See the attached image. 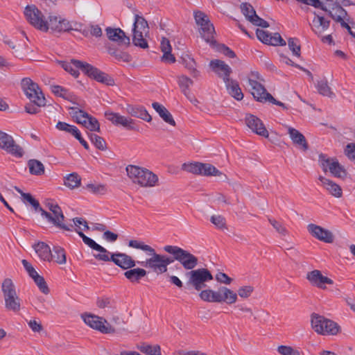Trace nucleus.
Instances as JSON below:
<instances>
[{
    "instance_id": "obj_42",
    "label": "nucleus",
    "mask_w": 355,
    "mask_h": 355,
    "mask_svg": "<svg viewBox=\"0 0 355 355\" xmlns=\"http://www.w3.org/2000/svg\"><path fill=\"white\" fill-rule=\"evenodd\" d=\"M51 261H55L60 265L66 263V252L62 248L60 245H51Z\"/></svg>"
},
{
    "instance_id": "obj_40",
    "label": "nucleus",
    "mask_w": 355,
    "mask_h": 355,
    "mask_svg": "<svg viewBox=\"0 0 355 355\" xmlns=\"http://www.w3.org/2000/svg\"><path fill=\"white\" fill-rule=\"evenodd\" d=\"M154 110L159 114V116L167 123L175 126V122L168 110L159 103L155 102L152 104Z\"/></svg>"
},
{
    "instance_id": "obj_16",
    "label": "nucleus",
    "mask_w": 355,
    "mask_h": 355,
    "mask_svg": "<svg viewBox=\"0 0 355 355\" xmlns=\"http://www.w3.org/2000/svg\"><path fill=\"white\" fill-rule=\"evenodd\" d=\"M46 28L43 32L49 30L54 32L69 31L73 29L71 24L66 19L55 13H49L45 21Z\"/></svg>"
},
{
    "instance_id": "obj_58",
    "label": "nucleus",
    "mask_w": 355,
    "mask_h": 355,
    "mask_svg": "<svg viewBox=\"0 0 355 355\" xmlns=\"http://www.w3.org/2000/svg\"><path fill=\"white\" fill-rule=\"evenodd\" d=\"M87 189L94 194H105L107 192V187L104 184H89L87 185Z\"/></svg>"
},
{
    "instance_id": "obj_7",
    "label": "nucleus",
    "mask_w": 355,
    "mask_h": 355,
    "mask_svg": "<svg viewBox=\"0 0 355 355\" xmlns=\"http://www.w3.org/2000/svg\"><path fill=\"white\" fill-rule=\"evenodd\" d=\"M46 207L50 212L44 210L42 208H40V211L42 216L46 218L49 223L59 229L67 231H71L72 230V225L67 226L63 223L64 216L60 207L58 204L53 202H47L46 203Z\"/></svg>"
},
{
    "instance_id": "obj_9",
    "label": "nucleus",
    "mask_w": 355,
    "mask_h": 355,
    "mask_svg": "<svg viewBox=\"0 0 355 355\" xmlns=\"http://www.w3.org/2000/svg\"><path fill=\"white\" fill-rule=\"evenodd\" d=\"M148 29L146 20L142 16L135 14L132 29V42L135 46L142 49L148 48L146 37L148 33Z\"/></svg>"
},
{
    "instance_id": "obj_22",
    "label": "nucleus",
    "mask_w": 355,
    "mask_h": 355,
    "mask_svg": "<svg viewBox=\"0 0 355 355\" xmlns=\"http://www.w3.org/2000/svg\"><path fill=\"white\" fill-rule=\"evenodd\" d=\"M313 15L314 17L311 24V28L318 36H322V35L329 28L330 20L328 17L315 11L313 12Z\"/></svg>"
},
{
    "instance_id": "obj_19",
    "label": "nucleus",
    "mask_w": 355,
    "mask_h": 355,
    "mask_svg": "<svg viewBox=\"0 0 355 355\" xmlns=\"http://www.w3.org/2000/svg\"><path fill=\"white\" fill-rule=\"evenodd\" d=\"M81 318L84 322L93 329L99 331L103 334L112 333L114 331L112 329L110 326H107V320L101 318L98 315L84 313L81 315Z\"/></svg>"
},
{
    "instance_id": "obj_57",
    "label": "nucleus",
    "mask_w": 355,
    "mask_h": 355,
    "mask_svg": "<svg viewBox=\"0 0 355 355\" xmlns=\"http://www.w3.org/2000/svg\"><path fill=\"white\" fill-rule=\"evenodd\" d=\"M288 45L293 54L297 57L300 55V45L299 41L296 38H289Z\"/></svg>"
},
{
    "instance_id": "obj_46",
    "label": "nucleus",
    "mask_w": 355,
    "mask_h": 355,
    "mask_svg": "<svg viewBox=\"0 0 355 355\" xmlns=\"http://www.w3.org/2000/svg\"><path fill=\"white\" fill-rule=\"evenodd\" d=\"M137 349L146 355H161V349L159 345L142 344L138 345Z\"/></svg>"
},
{
    "instance_id": "obj_52",
    "label": "nucleus",
    "mask_w": 355,
    "mask_h": 355,
    "mask_svg": "<svg viewBox=\"0 0 355 355\" xmlns=\"http://www.w3.org/2000/svg\"><path fill=\"white\" fill-rule=\"evenodd\" d=\"M277 352L280 355H301L298 349L290 345H279L277 348Z\"/></svg>"
},
{
    "instance_id": "obj_41",
    "label": "nucleus",
    "mask_w": 355,
    "mask_h": 355,
    "mask_svg": "<svg viewBox=\"0 0 355 355\" xmlns=\"http://www.w3.org/2000/svg\"><path fill=\"white\" fill-rule=\"evenodd\" d=\"M91 247L92 255L98 261H111L112 254L109 252L102 245H89Z\"/></svg>"
},
{
    "instance_id": "obj_32",
    "label": "nucleus",
    "mask_w": 355,
    "mask_h": 355,
    "mask_svg": "<svg viewBox=\"0 0 355 355\" xmlns=\"http://www.w3.org/2000/svg\"><path fill=\"white\" fill-rule=\"evenodd\" d=\"M288 134L293 144L300 149L306 151L309 148V145L305 137L297 130L294 128L287 126Z\"/></svg>"
},
{
    "instance_id": "obj_6",
    "label": "nucleus",
    "mask_w": 355,
    "mask_h": 355,
    "mask_svg": "<svg viewBox=\"0 0 355 355\" xmlns=\"http://www.w3.org/2000/svg\"><path fill=\"white\" fill-rule=\"evenodd\" d=\"M311 325L315 332L322 336H335L340 331L336 322L317 313L311 315Z\"/></svg>"
},
{
    "instance_id": "obj_49",
    "label": "nucleus",
    "mask_w": 355,
    "mask_h": 355,
    "mask_svg": "<svg viewBox=\"0 0 355 355\" xmlns=\"http://www.w3.org/2000/svg\"><path fill=\"white\" fill-rule=\"evenodd\" d=\"M51 89V92L58 96L69 101H72L74 98V96L71 92L60 85H52Z\"/></svg>"
},
{
    "instance_id": "obj_4",
    "label": "nucleus",
    "mask_w": 355,
    "mask_h": 355,
    "mask_svg": "<svg viewBox=\"0 0 355 355\" xmlns=\"http://www.w3.org/2000/svg\"><path fill=\"white\" fill-rule=\"evenodd\" d=\"M263 81L261 76L257 71H252L248 76L247 87L254 98L261 103L268 101L272 104L282 107L284 110H287L288 107L283 103L277 101L273 96L267 92L266 89L261 84Z\"/></svg>"
},
{
    "instance_id": "obj_33",
    "label": "nucleus",
    "mask_w": 355,
    "mask_h": 355,
    "mask_svg": "<svg viewBox=\"0 0 355 355\" xmlns=\"http://www.w3.org/2000/svg\"><path fill=\"white\" fill-rule=\"evenodd\" d=\"M105 31L109 40L117 42L119 44L128 45L130 44V37L126 36L125 32L121 28L108 27Z\"/></svg>"
},
{
    "instance_id": "obj_18",
    "label": "nucleus",
    "mask_w": 355,
    "mask_h": 355,
    "mask_svg": "<svg viewBox=\"0 0 355 355\" xmlns=\"http://www.w3.org/2000/svg\"><path fill=\"white\" fill-rule=\"evenodd\" d=\"M105 116L114 125H121L128 130L139 131L136 121L132 118L109 110L105 112Z\"/></svg>"
},
{
    "instance_id": "obj_5",
    "label": "nucleus",
    "mask_w": 355,
    "mask_h": 355,
    "mask_svg": "<svg viewBox=\"0 0 355 355\" xmlns=\"http://www.w3.org/2000/svg\"><path fill=\"white\" fill-rule=\"evenodd\" d=\"M125 170L130 180L141 187H154L159 184L158 176L146 168L128 165Z\"/></svg>"
},
{
    "instance_id": "obj_12",
    "label": "nucleus",
    "mask_w": 355,
    "mask_h": 355,
    "mask_svg": "<svg viewBox=\"0 0 355 355\" xmlns=\"http://www.w3.org/2000/svg\"><path fill=\"white\" fill-rule=\"evenodd\" d=\"M26 96L37 107L45 105V98L38 85L28 78H23L21 83Z\"/></svg>"
},
{
    "instance_id": "obj_51",
    "label": "nucleus",
    "mask_w": 355,
    "mask_h": 355,
    "mask_svg": "<svg viewBox=\"0 0 355 355\" xmlns=\"http://www.w3.org/2000/svg\"><path fill=\"white\" fill-rule=\"evenodd\" d=\"M15 189L21 194L24 202H28L34 207L35 211H40V208L41 207L37 200H36L30 193H24L19 188L15 187Z\"/></svg>"
},
{
    "instance_id": "obj_28",
    "label": "nucleus",
    "mask_w": 355,
    "mask_h": 355,
    "mask_svg": "<svg viewBox=\"0 0 355 355\" xmlns=\"http://www.w3.org/2000/svg\"><path fill=\"white\" fill-rule=\"evenodd\" d=\"M257 38L263 43L273 46H285L286 42L282 39L279 33H274L272 35L268 32L257 29L256 31Z\"/></svg>"
},
{
    "instance_id": "obj_64",
    "label": "nucleus",
    "mask_w": 355,
    "mask_h": 355,
    "mask_svg": "<svg viewBox=\"0 0 355 355\" xmlns=\"http://www.w3.org/2000/svg\"><path fill=\"white\" fill-rule=\"evenodd\" d=\"M345 155L352 161L355 162V144H348L345 150Z\"/></svg>"
},
{
    "instance_id": "obj_37",
    "label": "nucleus",
    "mask_w": 355,
    "mask_h": 355,
    "mask_svg": "<svg viewBox=\"0 0 355 355\" xmlns=\"http://www.w3.org/2000/svg\"><path fill=\"white\" fill-rule=\"evenodd\" d=\"M228 94L237 101L243 98V94L237 81L230 78L224 82Z\"/></svg>"
},
{
    "instance_id": "obj_60",
    "label": "nucleus",
    "mask_w": 355,
    "mask_h": 355,
    "mask_svg": "<svg viewBox=\"0 0 355 355\" xmlns=\"http://www.w3.org/2000/svg\"><path fill=\"white\" fill-rule=\"evenodd\" d=\"M84 127H85L90 131L100 132V124L98 120L96 118L92 116L91 115L87 120V123Z\"/></svg>"
},
{
    "instance_id": "obj_56",
    "label": "nucleus",
    "mask_w": 355,
    "mask_h": 355,
    "mask_svg": "<svg viewBox=\"0 0 355 355\" xmlns=\"http://www.w3.org/2000/svg\"><path fill=\"white\" fill-rule=\"evenodd\" d=\"M320 6H318L317 8H320L322 10L327 13L335 8V7L340 6L334 0H324V1H320Z\"/></svg>"
},
{
    "instance_id": "obj_55",
    "label": "nucleus",
    "mask_w": 355,
    "mask_h": 355,
    "mask_svg": "<svg viewBox=\"0 0 355 355\" xmlns=\"http://www.w3.org/2000/svg\"><path fill=\"white\" fill-rule=\"evenodd\" d=\"M32 279L34 280L35 283L41 291V292L45 295H47L49 293V288L46 284V282L42 276L38 274Z\"/></svg>"
},
{
    "instance_id": "obj_27",
    "label": "nucleus",
    "mask_w": 355,
    "mask_h": 355,
    "mask_svg": "<svg viewBox=\"0 0 355 355\" xmlns=\"http://www.w3.org/2000/svg\"><path fill=\"white\" fill-rule=\"evenodd\" d=\"M307 280L314 286L319 288H326L325 284L332 285L334 282L331 279L324 276L319 270H313L306 274Z\"/></svg>"
},
{
    "instance_id": "obj_8",
    "label": "nucleus",
    "mask_w": 355,
    "mask_h": 355,
    "mask_svg": "<svg viewBox=\"0 0 355 355\" xmlns=\"http://www.w3.org/2000/svg\"><path fill=\"white\" fill-rule=\"evenodd\" d=\"M182 169L195 175L218 176L220 178V180L223 182L227 180V177L225 174L223 173L210 164H203L200 162L184 163L182 165Z\"/></svg>"
},
{
    "instance_id": "obj_53",
    "label": "nucleus",
    "mask_w": 355,
    "mask_h": 355,
    "mask_svg": "<svg viewBox=\"0 0 355 355\" xmlns=\"http://www.w3.org/2000/svg\"><path fill=\"white\" fill-rule=\"evenodd\" d=\"M254 292V288L252 286L247 285L239 288L237 291V297L239 296L242 299L249 298Z\"/></svg>"
},
{
    "instance_id": "obj_25",
    "label": "nucleus",
    "mask_w": 355,
    "mask_h": 355,
    "mask_svg": "<svg viewBox=\"0 0 355 355\" xmlns=\"http://www.w3.org/2000/svg\"><path fill=\"white\" fill-rule=\"evenodd\" d=\"M241 9L246 19L254 25L263 28L269 26V24L266 21L257 15L254 8L250 4L248 3H242Z\"/></svg>"
},
{
    "instance_id": "obj_2",
    "label": "nucleus",
    "mask_w": 355,
    "mask_h": 355,
    "mask_svg": "<svg viewBox=\"0 0 355 355\" xmlns=\"http://www.w3.org/2000/svg\"><path fill=\"white\" fill-rule=\"evenodd\" d=\"M263 81L261 76L257 71H252L248 76L247 87L254 98L261 103L268 101L272 104L282 107L284 110H287L288 107L283 103L277 101L273 96L267 92L266 89L261 84Z\"/></svg>"
},
{
    "instance_id": "obj_39",
    "label": "nucleus",
    "mask_w": 355,
    "mask_h": 355,
    "mask_svg": "<svg viewBox=\"0 0 355 355\" xmlns=\"http://www.w3.org/2000/svg\"><path fill=\"white\" fill-rule=\"evenodd\" d=\"M160 49L163 52L162 60L164 62L174 63L175 62V56L171 54V46L168 39L164 37L161 41Z\"/></svg>"
},
{
    "instance_id": "obj_26",
    "label": "nucleus",
    "mask_w": 355,
    "mask_h": 355,
    "mask_svg": "<svg viewBox=\"0 0 355 355\" xmlns=\"http://www.w3.org/2000/svg\"><path fill=\"white\" fill-rule=\"evenodd\" d=\"M85 73L89 78L103 84L107 85H113L114 84V81L112 77L88 63L85 69Z\"/></svg>"
},
{
    "instance_id": "obj_50",
    "label": "nucleus",
    "mask_w": 355,
    "mask_h": 355,
    "mask_svg": "<svg viewBox=\"0 0 355 355\" xmlns=\"http://www.w3.org/2000/svg\"><path fill=\"white\" fill-rule=\"evenodd\" d=\"M192 84V80L187 77L186 76H180L178 78V85L182 93L187 98H190L189 89Z\"/></svg>"
},
{
    "instance_id": "obj_62",
    "label": "nucleus",
    "mask_w": 355,
    "mask_h": 355,
    "mask_svg": "<svg viewBox=\"0 0 355 355\" xmlns=\"http://www.w3.org/2000/svg\"><path fill=\"white\" fill-rule=\"evenodd\" d=\"M269 223L279 234L286 235L288 233L286 227L281 222L270 218Z\"/></svg>"
},
{
    "instance_id": "obj_13",
    "label": "nucleus",
    "mask_w": 355,
    "mask_h": 355,
    "mask_svg": "<svg viewBox=\"0 0 355 355\" xmlns=\"http://www.w3.org/2000/svg\"><path fill=\"white\" fill-rule=\"evenodd\" d=\"M164 250L173 254L174 259L179 261L187 270H191L198 264L196 257L176 245H166Z\"/></svg>"
},
{
    "instance_id": "obj_29",
    "label": "nucleus",
    "mask_w": 355,
    "mask_h": 355,
    "mask_svg": "<svg viewBox=\"0 0 355 355\" xmlns=\"http://www.w3.org/2000/svg\"><path fill=\"white\" fill-rule=\"evenodd\" d=\"M318 180L320 181L321 187L331 196L336 198H340L343 196L342 187L334 182L333 180L319 176Z\"/></svg>"
},
{
    "instance_id": "obj_54",
    "label": "nucleus",
    "mask_w": 355,
    "mask_h": 355,
    "mask_svg": "<svg viewBox=\"0 0 355 355\" xmlns=\"http://www.w3.org/2000/svg\"><path fill=\"white\" fill-rule=\"evenodd\" d=\"M317 89L318 92L323 96L331 97L333 95V92L326 80L319 81L317 84Z\"/></svg>"
},
{
    "instance_id": "obj_10",
    "label": "nucleus",
    "mask_w": 355,
    "mask_h": 355,
    "mask_svg": "<svg viewBox=\"0 0 355 355\" xmlns=\"http://www.w3.org/2000/svg\"><path fill=\"white\" fill-rule=\"evenodd\" d=\"M137 248H140L144 252L151 255V257L146 259V263L155 272L163 273L167 270V266L173 261L165 256L157 254L155 252L154 249L150 248L149 245H134Z\"/></svg>"
},
{
    "instance_id": "obj_34",
    "label": "nucleus",
    "mask_w": 355,
    "mask_h": 355,
    "mask_svg": "<svg viewBox=\"0 0 355 355\" xmlns=\"http://www.w3.org/2000/svg\"><path fill=\"white\" fill-rule=\"evenodd\" d=\"M51 248L50 245H29L28 250L31 254L37 256L42 260L51 261Z\"/></svg>"
},
{
    "instance_id": "obj_24",
    "label": "nucleus",
    "mask_w": 355,
    "mask_h": 355,
    "mask_svg": "<svg viewBox=\"0 0 355 355\" xmlns=\"http://www.w3.org/2000/svg\"><path fill=\"white\" fill-rule=\"evenodd\" d=\"M327 14L334 21L340 23L343 28L347 29L350 35L355 37V33L352 30L349 23L347 22L349 21L347 18V12L340 6L335 7V8L331 10Z\"/></svg>"
},
{
    "instance_id": "obj_45",
    "label": "nucleus",
    "mask_w": 355,
    "mask_h": 355,
    "mask_svg": "<svg viewBox=\"0 0 355 355\" xmlns=\"http://www.w3.org/2000/svg\"><path fill=\"white\" fill-rule=\"evenodd\" d=\"M81 183V178L76 173L68 175L64 179V185L71 189L78 187Z\"/></svg>"
},
{
    "instance_id": "obj_3",
    "label": "nucleus",
    "mask_w": 355,
    "mask_h": 355,
    "mask_svg": "<svg viewBox=\"0 0 355 355\" xmlns=\"http://www.w3.org/2000/svg\"><path fill=\"white\" fill-rule=\"evenodd\" d=\"M263 81L261 76L257 71H252L248 76L247 87L254 98L261 103L268 101L272 104L282 107L284 110H287L288 107L283 103L277 101L273 96L267 92L266 89L261 84Z\"/></svg>"
},
{
    "instance_id": "obj_43",
    "label": "nucleus",
    "mask_w": 355,
    "mask_h": 355,
    "mask_svg": "<svg viewBox=\"0 0 355 355\" xmlns=\"http://www.w3.org/2000/svg\"><path fill=\"white\" fill-rule=\"evenodd\" d=\"M124 275L130 282H138L142 277L146 275V271L139 268L130 269L124 273Z\"/></svg>"
},
{
    "instance_id": "obj_1",
    "label": "nucleus",
    "mask_w": 355,
    "mask_h": 355,
    "mask_svg": "<svg viewBox=\"0 0 355 355\" xmlns=\"http://www.w3.org/2000/svg\"><path fill=\"white\" fill-rule=\"evenodd\" d=\"M1 292L4 308L8 312L19 314L24 309L19 291L11 278L3 279L1 283Z\"/></svg>"
},
{
    "instance_id": "obj_30",
    "label": "nucleus",
    "mask_w": 355,
    "mask_h": 355,
    "mask_svg": "<svg viewBox=\"0 0 355 355\" xmlns=\"http://www.w3.org/2000/svg\"><path fill=\"white\" fill-rule=\"evenodd\" d=\"M211 69L223 81L229 80L230 76L232 71L231 67L225 62L220 60H213L210 62Z\"/></svg>"
},
{
    "instance_id": "obj_14",
    "label": "nucleus",
    "mask_w": 355,
    "mask_h": 355,
    "mask_svg": "<svg viewBox=\"0 0 355 355\" xmlns=\"http://www.w3.org/2000/svg\"><path fill=\"white\" fill-rule=\"evenodd\" d=\"M188 278L187 284L200 291L206 286V282L213 279L211 272L206 268H198L186 273Z\"/></svg>"
},
{
    "instance_id": "obj_17",
    "label": "nucleus",
    "mask_w": 355,
    "mask_h": 355,
    "mask_svg": "<svg viewBox=\"0 0 355 355\" xmlns=\"http://www.w3.org/2000/svg\"><path fill=\"white\" fill-rule=\"evenodd\" d=\"M194 18L196 24L200 26V33L202 37L207 42H212L215 31L207 15L201 11H196L194 12Z\"/></svg>"
},
{
    "instance_id": "obj_44",
    "label": "nucleus",
    "mask_w": 355,
    "mask_h": 355,
    "mask_svg": "<svg viewBox=\"0 0 355 355\" xmlns=\"http://www.w3.org/2000/svg\"><path fill=\"white\" fill-rule=\"evenodd\" d=\"M201 300L208 302L218 303V290L213 291L211 289H206L201 291L200 293Z\"/></svg>"
},
{
    "instance_id": "obj_21",
    "label": "nucleus",
    "mask_w": 355,
    "mask_h": 355,
    "mask_svg": "<svg viewBox=\"0 0 355 355\" xmlns=\"http://www.w3.org/2000/svg\"><path fill=\"white\" fill-rule=\"evenodd\" d=\"M307 230L313 237L322 242L331 243L335 241L334 234L321 226L311 223L307 225Z\"/></svg>"
},
{
    "instance_id": "obj_35",
    "label": "nucleus",
    "mask_w": 355,
    "mask_h": 355,
    "mask_svg": "<svg viewBox=\"0 0 355 355\" xmlns=\"http://www.w3.org/2000/svg\"><path fill=\"white\" fill-rule=\"evenodd\" d=\"M237 302V294L230 288L222 286L218 288V303L233 304Z\"/></svg>"
},
{
    "instance_id": "obj_38",
    "label": "nucleus",
    "mask_w": 355,
    "mask_h": 355,
    "mask_svg": "<svg viewBox=\"0 0 355 355\" xmlns=\"http://www.w3.org/2000/svg\"><path fill=\"white\" fill-rule=\"evenodd\" d=\"M126 111L132 116L141 119L147 122H150L152 120L151 116L148 114L147 110L142 106L128 105L126 108Z\"/></svg>"
},
{
    "instance_id": "obj_47",
    "label": "nucleus",
    "mask_w": 355,
    "mask_h": 355,
    "mask_svg": "<svg viewBox=\"0 0 355 355\" xmlns=\"http://www.w3.org/2000/svg\"><path fill=\"white\" fill-rule=\"evenodd\" d=\"M30 173L35 175H41L44 173V166L42 162L36 159H31L28 162Z\"/></svg>"
},
{
    "instance_id": "obj_31",
    "label": "nucleus",
    "mask_w": 355,
    "mask_h": 355,
    "mask_svg": "<svg viewBox=\"0 0 355 355\" xmlns=\"http://www.w3.org/2000/svg\"><path fill=\"white\" fill-rule=\"evenodd\" d=\"M60 64L67 72L76 78L79 76V69L85 73V69L87 63L77 60H71L69 62L61 61Z\"/></svg>"
},
{
    "instance_id": "obj_36",
    "label": "nucleus",
    "mask_w": 355,
    "mask_h": 355,
    "mask_svg": "<svg viewBox=\"0 0 355 355\" xmlns=\"http://www.w3.org/2000/svg\"><path fill=\"white\" fill-rule=\"evenodd\" d=\"M111 261L123 269H129L135 265L134 260L130 256L123 253L112 254Z\"/></svg>"
},
{
    "instance_id": "obj_48",
    "label": "nucleus",
    "mask_w": 355,
    "mask_h": 355,
    "mask_svg": "<svg viewBox=\"0 0 355 355\" xmlns=\"http://www.w3.org/2000/svg\"><path fill=\"white\" fill-rule=\"evenodd\" d=\"M72 112L71 114H72L73 118L76 120L78 123L85 125L87 123V120L90 116L87 112H84L82 110L71 108Z\"/></svg>"
},
{
    "instance_id": "obj_63",
    "label": "nucleus",
    "mask_w": 355,
    "mask_h": 355,
    "mask_svg": "<svg viewBox=\"0 0 355 355\" xmlns=\"http://www.w3.org/2000/svg\"><path fill=\"white\" fill-rule=\"evenodd\" d=\"M73 222L74 225L76 227V232H77V230L86 231L89 229L87 221L82 218H73Z\"/></svg>"
},
{
    "instance_id": "obj_61",
    "label": "nucleus",
    "mask_w": 355,
    "mask_h": 355,
    "mask_svg": "<svg viewBox=\"0 0 355 355\" xmlns=\"http://www.w3.org/2000/svg\"><path fill=\"white\" fill-rule=\"evenodd\" d=\"M182 62L186 68L190 71H195L196 69V62L188 54L182 55L181 57Z\"/></svg>"
},
{
    "instance_id": "obj_59",
    "label": "nucleus",
    "mask_w": 355,
    "mask_h": 355,
    "mask_svg": "<svg viewBox=\"0 0 355 355\" xmlns=\"http://www.w3.org/2000/svg\"><path fill=\"white\" fill-rule=\"evenodd\" d=\"M89 138L91 141L95 145V146L98 148L99 150H104L106 148L105 141V140L95 135V134H90Z\"/></svg>"
},
{
    "instance_id": "obj_15",
    "label": "nucleus",
    "mask_w": 355,
    "mask_h": 355,
    "mask_svg": "<svg viewBox=\"0 0 355 355\" xmlns=\"http://www.w3.org/2000/svg\"><path fill=\"white\" fill-rule=\"evenodd\" d=\"M24 15L26 21L35 28L42 31L46 28L45 21L46 17L35 5H28L25 7Z\"/></svg>"
},
{
    "instance_id": "obj_11",
    "label": "nucleus",
    "mask_w": 355,
    "mask_h": 355,
    "mask_svg": "<svg viewBox=\"0 0 355 355\" xmlns=\"http://www.w3.org/2000/svg\"><path fill=\"white\" fill-rule=\"evenodd\" d=\"M318 162L324 172L329 171L333 176L341 179H344L347 176L345 168L336 158L320 154Z\"/></svg>"
},
{
    "instance_id": "obj_20",
    "label": "nucleus",
    "mask_w": 355,
    "mask_h": 355,
    "mask_svg": "<svg viewBox=\"0 0 355 355\" xmlns=\"http://www.w3.org/2000/svg\"><path fill=\"white\" fill-rule=\"evenodd\" d=\"M0 148L15 157L23 155L22 148L15 144L12 137L6 132L0 130Z\"/></svg>"
},
{
    "instance_id": "obj_23",
    "label": "nucleus",
    "mask_w": 355,
    "mask_h": 355,
    "mask_svg": "<svg viewBox=\"0 0 355 355\" xmlns=\"http://www.w3.org/2000/svg\"><path fill=\"white\" fill-rule=\"evenodd\" d=\"M245 121L247 126L253 132L260 136H262L265 138L268 137V131L266 130L261 120L259 119L258 117L251 114H247L245 116Z\"/></svg>"
}]
</instances>
